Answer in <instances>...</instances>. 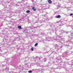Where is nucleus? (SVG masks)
Returning a JSON list of instances; mask_svg holds the SVG:
<instances>
[{
  "instance_id": "nucleus-1",
  "label": "nucleus",
  "mask_w": 73,
  "mask_h": 73,
  "mask_svg": "<svg viewBox=\"0 0 73 73\" xmlns=\"http://www.w3.org/2000/svg\"><path fill=\"white\" fill-rule=\"evenodd\" d=\"M55 38H54V39H53V40H57V41L58 42H60V41H61V38L60 37V36H56Z\"/></svg>"
},
{
  "instance_id": "nucleus-2",
  "label": "nucleus",
  "mask_w": 73,
  "mask_h": 73,
  "mask_svg": "<svg viewBox=\"0 0 73 73\" xmlns=\"http://www.w3.org/2000/svg\"><path fill=\"white\" fill-rule=\"evenodd\" d=\"M46 39L49 41H53V39H54V38L53 37H46Z\"/></svg>"
},
{
  "instance_id": "nucleus-3",
  "label": "nucleus",
  "mask_w": 73,
  "mask_h": 73,
  "mask_svg": "<svg viewBox=\"0 0 73 73\" xmlns=\"http://www.w3.org/2000/svg\"><path fill=\"white\" fill-rule=\"evenodd\" d=\"M5 66H6V68H5V69L7 71L9 70V64H6L5 65Z\"/></svg>"
},
{
  "instance_id": "nucleus-4",
  "label": "nucleus",
  "mask_w": 73,
  "mask_h": 73,
  "mask_svg": "<svg viewBox=\"0 0 73 73\" xmlns=\"http://www.w3.org/2000/svg\"><path fill=\"white\" fill-rule=\"evenodd\" d=\"M39 60H40V61L41 60H43L44 61V62H45L46 61V60H45V59H44L42 58L41 57H40V58H39Z\"/></svg>"
},
{
  "instance_id": "nucleus-5",
  "label": "nucleus",
  "mask_w": 73,
  "mask_h": 73,
  "mask_svg": "<svg viewBox=\"0 0 73 73\" xmlns=\"http://www.w3.org/2000/svg\"><path fill=\"white\" fill-rule=\"evenodd\" d=\"M73 53V52L70 51H67V54H68V55H69L70 54H71V53Z\"/></svg>"
},
{
  "instance_id": "nucleus-6",
  "label": "nucleus",
  "mask_w": 73,
  "mask_h": 73,
  "mask_svg": "<svg viewBox=\"0 0 73 73\" xmlns=\"http://www.w3.org/2000/svg\"><path fill=\"white\" fill-rule=\"evenodd\" d=\"M60 17H61V16L60 15H56L55 17V18H57V19H59V18H60Z\"/></svg>"
},
{
  "instance_id": "nucleus-7",
  "label": "nucleus",
  "mask_w": 73,
  "mask_h": 73,
  "mask_svg": "<svg viewBox=\"0 0 73 73\" xmlns=\"http://www.w3.org/2000/svg\"><path fill=\"white\" fill-rule=\"evenodd\" d=\"M32 9L34 11H36V9H35V7H33Z\"/></svg>"
},
{
  "instance_id": "nucleus-8",
  "label": "nucleus",
  "mask_w": 73,
  "mask_h": 73,
  "mask_svg": "<svg viewBox=\"0 0 73 73\" xmlns=\"http://www.w3.org/2000/svg\"><path fill=\"white\" fill-rule=\"evenodd\" d=\"M18 29H22V28H21V26H18Z\"/></svg>"
},
{
  "instance_id": "nucleus-9",
  "label": "nucleus",
  "mask_w": 73,
  "mask_h": 73,
  "mask_svg": "<svg viewBox=\"0 0 73 73\" xmlns=\"http://www.w3.org/2000/svg\"><path fill=\"white\" fill-rule=\"evenodd\" d=\"M33 26H32L31 27H27V28H30V29H32V28H33Z\"/></svg>"
},
{
  "instance_id": "nucleus-10",
  "label": "nucleus",
  "mask_w": 73,
  "mask_h": 73,
  "mask_svg": "<svg viewBox=\"0 0 73 73\" xmlns=\"http://www.w3.org/2000/svg\"><path fill=\"white\" fill-rule=\"evenodd\" d=\"M48 1L49 4H51L52 3V1L50 0H48Z\"/></svg>"
},
{
  "instance_id": "nucleus-11",
  "label": "nucleus",
  "mask_w": 73,
  "mask_h": 73,
  "mask_svg": "<svg viewBox=\"0 0 73 73\" xmlns=\"http://www.w3.org/2000/svg\"><path fill=\"white\" fill-rule=\"evenodd\" d=\"M68 44H72L73 43V41L68 42Z\"/></svg>"
},
{
  "instance_id": "nucleus-12",
  "label": "nucleus",
  "mask_w": 73,
  "mask_h": 73,
  "mask_svg": "<svg viewBox=\"0 0 73 73\" xmlns=\"http://www.w3.org/2000/svg\"><path fill=\"white\" fill-rule=\"evenodd\" d=\"M23 32H24V33H27V31L26 30L24 31H23Z\"/></svg>"
},
{
  "instance_id": "nucleus-13",
  "label": "nucleus",
  "mask_w": 73,
  "mask_h": 73,
  "mask_svg": "<svg viewBox=\"0 0 73 73\" xmlns=\"http://www.w3.org/2000/svg\"><path fill=\"white\" fill-rule=\"evenodd\" d=\"M38 45V43H37L35 44V46H37Z\"/></svg>"
},
{
  "instance_id": "nucleus-14",
  "label": "nucleus",
  "mask_w": 73,
  "mask_h": 73,
  "mask_svg": "<svg viewBox=\"0 0 73 73\" xmlns=\"http://www.w3.org/2000/svg\"><path fill=\"white\" fill-rule=\"evenodd\" d=\"M54 45V46H55L56 47H56L57 48V47H58V46H57V44H55Z\"/></svg>"
},
{
  "instance_id": "nucleus-15",
  "label": "nucleus",
  "mask_w": 73,
  "mask_h": 73,
  "mask_svg": "<svg viewBox=\"0 0 73 73\" xmlns=\"http://www.w3.org/2000/svg\"><path fill=\"white\" fill-rule=\"evenodd\" d=\"M31 50L32 51H33V50H34V48L33 47H32L31 48Z\"/></svg>"
},
{
  "instance_id": "nucleus-16",
  "label": "nucleus",
  "mask_w": 73,
  "mask_h": 73,
  "mask_svg": "<svg viewBox=\"0 0 73 73\" xmlns=\"http://www.w3.org/2000/svg\"><path fill=\"white\" fill-rule=\"evenodd\" d=\"M64 62V64H65V63L67 64H69V63H68V62L67 63V62Z\"/></svg>"
},
{
  "instance_id": "nucleus-17",
  "label": "nucleus",
  "mask_w": 73,
  "mask_h": 73,
  "mask_svg": "<svg viewBox=\"0 0 73 73\" xmlns=\"http://www.w3.org/2000/svg\"><path fill=\"white\" fill-rule=\"evenodd\" d=\"M30 12V11L29 10H27L26 11L27 13H29Z\"/></svg>"
},
{
  "instance_id": "nucleus-18",
  "label": "nucleus",
  "mask_w": 73,
  "mask_h": 73,
  "mask_svg": "<svg viewBox=\"0 0 73 73\" xmlns=\"http://www.w3.org/2000/svg\"><path fill=\"white\" fill-rule=\"evenodd\" d=\"M4 1V0H0V2H3Z\"/></svg>"
},
{
  "instance_id": "nucleus-19",
  "label": "nucleus",
  "mask_w": 73,
  "mask_h": 73,
  "mask_svg": "<svg viewBox=\"0 0 73 73\" xmlns=\"http://www.w3.org/2000/svg\"><path fill=\"white\" fill-rule=\"evenodd\" d=\"M36 66H40V64H38L37 63L36 64Z\"/></svg>"
},
{
  "instance_id": "nucleus-20",
  "label": "nucleus",
  "mask_w": 73,
  "mask_h": 73,
  "mask_svg": "<svg viewBox=\"0 0 73 73\" xmlns=\"http://www.w3.org/2000/svg\"><path fill=\"white\" fill-rule=\"evenodd\" d=\"M29 73H32V71H28Z\"/></svg>"
},
{
  "instance_id": "nucleus-21",
  "label": "nucleus",
  "mask_w": 73,
  "mask_h": 73,
  "mask_svg": "<svg viewBox=\"0 0 73 73\" xmlns=\"http://www.w3.org/2000/svg\"><path fill=\"white\" fill-rule=\"evenodd\" d=\"M63 67L64 69H66V66H63Z\"/></svg>"
},
{
  "instance_id": "nucleus-22",
  "label": "nucleus",
  "mask_w": 73,
  "mask_h": 73,
  "mask_svg": "<svg viewBox=\"0 0 73 73\" xmlns=\"http://www.w3.org/2000/svg\"><path fill=\"white\" fill-rule=\"evenodd\" d=\"M73 15V14L72 13H71L70 14V16H72Z\"/></svg>"
},
{
  "instance_id": "nucleus-23",
  "label": "nucleus",
  "mask_w": 73,
  "mask_h": 73,
  "mask_svg": "<svg viewBox=\"0 0 73 73\" xmlns=\"http://www.w3.org/2000/svg\"><path fill=\"white\" fill-rule=\"evenodd\" d=\"M62 60H61L60 59H59V61H61V62H62Z\"/></svg>"
},
{
  "instance_id": "nucleus-24",
  "label": "nucleus",
  "mask_w": 73,
  "mask_h": 73,
  "mask_svg": "<svg viewBox=\"0 0 73 73\" xmlns=\"http://www.w3.org/2000/svg\"><path fill=\"white\" fill-rule=\"evenodd\" d=\"M18 3H19V4H20V3H21V2L19 1V2H18Z\"/></svg>"
},
{
  "instance_id": "nucleus-25",
  "label": "nucleus",
  "mask_w": 73,
  "mask_h": 73,
  "mask_svg": "<svg viewBox=\"0 0 73 73\" xmlns=\"http://www.w3.org/2000/svg\"><path fill=\"white\" fill-rule=\"evenodd\" d=\"M57 7H58V8H59L60 7V6L59 5H57Z\"/></svg>"
},
{
  "instance_id": "nucleus-26",
  "label": "nucleus",
  "mask_w": 73,
  "mask_h": 73,
  "mask_svg": "<svg viewBox=\"0 0 73 73\" xmlns=\"http://www.w3.org/2000/svg\"><path fill=\"white\" fill-rule=\"evenodd\" d=\"M64 41V40H62V42H60L61 43H62V44H63V43H62V42H63Z\"/></svg>"
},
{
  "instance_id": "nucleus-27",
  "label": "nucleus",
  "mask_w": 73,
  "mask_h": 73,
  "mask_svg": "<svg viewBox=\"0 0 73 73\" xmlns=\"http://www.w3.org/2000/svg\"><path fill=\"white\" fill-rule=\"evenodd\" d=\"M62 31H60V32L62 33H63V32H62Z\"/></svg>"
},
{
  "instance_id": "nucleus-28",
  "label": "nucleus",
  "mask_w": 73,
  "mask_h": 73,
  "mask_svg": "<svg viewBox=\"0 0 73 73\" xmlns=\"http://www.w3.org/2000/svg\"><path fill=\"white\" fill-rule=\"evenodd\" d=\"M49 31H50V32H51V31H52V30H51V29H49Z\"/></svg>"
},
{
  "instance_id": "nucleus-29",
  "label": "nucleus",
  "mask_w": 73,
  "mask_h": 73,
  "mask_svg": "<svg viewBox=\"0 0 73 73\" xmlns=\"http://www.w3.org/2000/svg\"><path fill=\"white\" fill-rule=\"evenodd\" d=\"M68 33V32H66V33L67 34Z\"/></svg>"
},
{
  "instance_id": "nucleus-30",
  "label": "nucleus",
  "mask_w": 73,
  "mask_h": 73,
  "mask_svg": "<svg viewBox=\"0 0 73 73\" xmlns=\"http://www.w3.org/2000/svg\"><path fill=\"white\" fill-rule=\"evenodd\" d=\"M58 65L59 66H60V64H59Z\"/></svg>"
},
{
  "instance_id": "nucleus-31",
  "label": "nucleus",
  "mask_w": 73,
  "mask_h": 73,
  "mask_svg": "<svg viewBox=\"0 0 73 73\" xmlns=\"http://www.w3.org/2000/svg\"><path fill=\"white\" fill-rule=\"evenodd\" d=\"M0 51H1V49H0Z\"/></svg>"
},
{
  "instance_id": "nucleus-32",
  "label": "nucleus",
  "mask_w": 73,
  "mask_h": 73,
  "mask_svg": "<svg viewBox=\"0 0 73 73\" xmlns=\"http://www.w3.org/2000/svg\"><path fill=\"white\" fill-rule=\"evenodd\" d=\"M63 31V32H64V31Z\"/></svg>"
},
{
  "instance_id": "nucleus-33",
  "label": "nucleus",
  "mask_w": 73,
  "mask_h": 73,
  "mask_svg": "<svg viewBox=\"0 0 73 73\" xmlns=\"http://www.w3.org/2000/svg\"><path fill=\"white\" fill-rule=\"evenodd\" d=\"M45 41V40H43V41Z\"/></svg>"
},
{
  "instance_id": "nucleus-34",
  "label": "nucleus",
  "mask_w": 73,
  "mask_h": 73,
  "mask_svg": "<svg viewBox=\"0 0 73 73\" xmlns=\"http://www.w3.org/2000/svg\"><path fill=\"white\" fill-rule=\"evenodd\" d=\"M5 4H4V5H5Z\"/></svg>"
},
{
  "instance_id": "nucleus-35",
  "label": "nucleus",
  "mask_w": 73,
  "mask_h": 73,
  "mask_svg": "<svg viewBox=\"0 0 73 73\" xmlns=\"http://www.w3.org/2000/svg\"><path fill=\"white\" fill-rule=\"evenodd\" d=\"M41 11H42V10H41Z\"/></svg>"
},
{
  "instance_id": "nucleus-36",
  "label": "nucleus",
  "mask_w": 73,
  "mask_h": 73,
  "mask_svg": "<svg viewBox=\"0 0 73 73\" xmlns=\"http://www.w3.org/2000/svg\"><path fill=\"white\" fill-rule=\"evenodd\" d=\"M32 1H33V0H32Z\"/></svg>"
},
{
  "instance_id": "nucleus-37",
  "label": "nucleus",
  "mask_w": 73,
  "mask_h": 73,
  "mask_svg": "<svg viewBox=\"0 0 73 73\" xmlns=\"http://www.w3.org/2000/svg\"><path fill=\"white\" fill-rule=\"evenodd\" d=\"M60 63H61V62H60Z\"/></svg>"
},
{
  "instance_id": "nucleus-38",
  "label": "nucleus",
  "mask_w": 73,
  "mask_h": 73,
  "mask_svg": "<svg viewBox=\"0 0 73 73\" xmlns=\"http://www.w3.org/2000/svg\"><path fill=\"white\" fill-rule=\"evenodd\" d=\"M55 13H56V12H55Z\"/></svg>"
},
{
  "instance_id": "nucleus-39",
  "label": "nucleus",
  "mask_w": 73,
  "mask_h": 73,
  "mask_svg": "<svg viewBox=\"0 0 73 73\" xmlns=\"http://www.w3.org/2000/svg\"><path fill=\"white\" fill-rule=\"evenodd\" d=\"M59 67H60V66H59Z\"/></svg>"
},
{
  "instance_id": "nucleus-40",
  "label": "nucleus",
  "mask_w": 73,
  "mask_h": 73,
  "mask_svg": "<svg viewBox=\"0 0 73 73\" xmlns=\"http://www.w3.org/2000/svg\"><path fill=\"white\" fill-rule=\"evenodd\" d=\"M2 4H3V3H2Z\"/></svg>"
}]
</instances>
